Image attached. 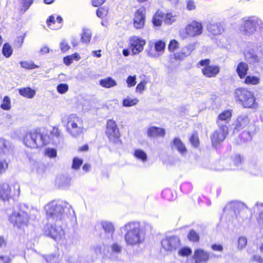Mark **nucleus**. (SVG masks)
Returning <instances> with one entry per match:
<instances>
[{
  "label": "nucleus",
  "mask_w": 263,
  "mask_h": 263,
  "mask_svg": "<svg viewBox=\"0 0 263 263\" xmlns=\"http://www.w3.org/2000/svg\"><path fill=\"white\" fill-rule=\"evenodd\" d=\"M64 224L48 222L44 228L45 234L56 241H60L65 237V231L62 227Z\"/></svg>",
  "instance_id": "obj_8"
},
{
  "label": "nucleus",
  "mask_w": 263,
  "mask_h": 263,
  "mask_svg": "<svg viewBox=\"0 0 263 263\" xmlns=\"http://www.w3.org/2000/svg\"><path fill=\"white\" fill-rule=\"evenodd\" d=\"M175 58L177 60H182L185 57H187V55H185L184 51L182 49L180 52H176L174 54Z\"/></svg>",
  "instance_id": "obj_62"
},
{
  "label": "nucleus",
  "mask_w": 263,
  "mask_h": 263,
  "mask_svg": "<svg viewBox=\"0 0 263 263\" xmlns=\"http://www.w3.org/2000/svg\"><path fill=\"white\" fill-rule=\"evenodd\" d=\"M45 154L50 158H54L57 156V151L54 148H47L45 151Z\"/></svg>",
  "instance_id": "obj_60"
},
{
  "label": "nucleus",
  "mask_w": 263,
  "mask_h": 263,
  "mask_svg": "<svg viewBox=\"0 0 263 263\" xmlns=\"http://www.w3.org/2000/svg\"><path fill=\"white\" fill-rule=\"evenodd\" d=\"M248 69L249 67L248 64L243 62H241L238 63L237 65L236 72L238 76L241 79H243L246 77Z\"/></svg>",
  "instance_id": "obj_26"
},
{
  "label": "nucleus",
  "mask_w": 263,
  "mask_h": 263,
  "mask_svg": "<svg viewBox=\"0 0 263 263\" xmlns=\"http://www.w3.org/2000/svg\"><path fill=\"white\" fill-rule=\"evenodd\" d=\"M138 100L137 98L132 99L130 97H127L123 100V106L124 107H129L137 104Z\"/></svg>",
  "instance_id": "obj_39"
},
{
  "label": "nucleus",
  "mask_w": 263,
  "mask_h": 263,
  "mask_svg": "<svg viewBox=\"0 0 263 263\" xmlns=\"http://www.w3.org/2000/svg\"><path fill=\"white\" fill-rule=\"evenodd\" d=\"M176 17L177 16L176 14H174L171 12L167 13L164 14V22L166 24H172L176 21Z\"/></svg>",
  "instance_id": "obj_37"
},
{
  "label": "nucleus",
  "mask_w": 263,
  "mask_h": 263,
  "mask_svg": "<svg viewBox=\"0 0 263 263\" xmlns=\"http://www.w3.org/2000/svg\"><path fill=\"white\" fill-rule=\"evenodd\" d=\"M91 38V31L88 29H83L81 34V40L82 43H89Z\"/></svg>",
  "instance_id": "obj_33"
},
{
  "label": "nucleus",
  "mask_w": 263,
  "mask_h": 263,
  "mask_svg": "<svg viewBox=\"0 0 263 263\" xmlns=\"http://www.w3.org/2000/svg\"><path fill=\"white\" fill-rule=\"evenodd\" d=\"M8 142L2 138H0V153L6 154L9 151Z\"/></svg>",
  "instance_id": "obj_45"
},
{
  "label": "nucleus",
  "mask_w": 263,
  "mask_h": 263,
  "mask_svg": "<svg viewBox=\"0 0 263 263\" xmlns=\"http://www.w3.org/2000/svg\"><path fill=\"white\" fill-rule=\"evenodd\" d=\"M136 78L135 76H129L127 78V79H126V83L127 84V86L128 87H131L132 86H135L136 84Z\"/></svg>",
  "instance_id": "obj_57"
},
{
  "label": "nucleus",
  "mask_w": 263,
  "mask_h": 263,
  "mask_svg": "<svg viewBox=\"0 0 263 263\" xmlns=\"http://www.w3.org/2000/svg\"><path fill=\"white\" fill-rule=\"evenodd\" d=\"M105 246L103 244L94 245L92 248V251L96 254H101L104 249Z\"/></svg>",
  "instance_id": "obj_50"
},
{
  "label": "nucleus",
  "mask_w": 263,
  "mask_h": 263,
  "mask_svg": "<svg viewBox=\"0 0 263 263\" xmlns=\"http://www.w3.org/2000/svg\"><path fill=\"white\" fill-rule=\"evenodd\" d=\"M262 24L261 21L257 17L252 16L244 19L240 27L241 32L247 35L254 33L257 28L261 27Z\"/></svg>",
  "instance_id": "obj_9"
},
{
  "label": "nucleus",
  "mask_w": 263,
  "mask_h": 263,
  "mask_svg": "<svg viewBox=\"0 0 263 263\" xmlns=\"http://www.w3.org/2000/svg\"><path fill=\"white\" fill-rule=\"evenodd\" d=\"M164 13L160 10H158L153 17V23L155 26H161L162 21H164Z\"/></svg>",
  "instance_id": "obj_31"
},
{
  "label": "nucleus",
  "mask_w": 263,
  "mask_h": 263,
  "mask_svg": "<svg viewBox=\"0 0 263 263\" xmlns=\"http://www.w3.org/2000/svg\"><path fill=\"white\" fill-rule=\"evenodd\" d=\"M83 163V160L78 158L73 159L72 168L74 170H78Z\"/></svg>",
  "instance_id": "obj_54"
},
{
  "label": "nucleus",
  "mask_w": 263,
  "mask_h": 263,
  "mask_svg": "<svg viewBox=\"0 0 263 263\" xmlns=\"http://www.w3.org/2000/svg\"><path fill=\"white\" fill-rule=\"evenodd\" d=\"M226 208L234 212L236 218L240 224H247L249 223L251 217V212L243 203L238 201H232Z\"/></svg>",
  "instance_id": "obj_5"
},
{
  "label": "nucleus",
  "mask_w": 263,
  "mask_h": 263,
  "mask_svg": "<svg viewBox=\"0 0 263 263\" xmlns=\"http://www.w3.org/2000/svg\"><path fill=\"white\" fill-rule=\"evenodd\" d=\"M240 140L243 142L250 141L252 139V136L249 131H243L239 135Z\"/></svg>",
  "instance_id": "obj_49"
},
{
  "label": "nucleus",
  "mask_w": 263,
  "mask_h": 263,
  "mask_svg": "<svg viewBox=\"0 0 263 263\" xmlns=\"http://www.w3.org/2000/svg\"><path fill=\"white\" fill-rule=\"evenodd\" d=\"M254 49H251L245 53V60L250 64H256L260 62L262 57L258 55Z\"/></svg>",
  "instance_id": "obj_21"
},
{
  "label": "nucleus",
  "mask_w": 263,
  "mask_h": 263,
  "mask_svg": "<svg viewBox=\"0 0 263 263\" xmlns=\"http://www.w3.org/2000/svg\"><path fill=\"white\" fill-rule=\"evenodd\" d=\"M102 228L105 233L112 236L115 232V228L113 223L110 221H103L101 222Z\"/></svg>",
  "instance_id": "obj_29"
},
{
  "label": "nucleus",
  "mask_w": 263,
  "mask_h": 263,
  "mask_svg": "<svg viewBox=\"0 0 263 263\" xmlns=\"http://www.w3.org/2000/svg\"><path fill=\"white\" fill-rule=\"evenodd\" d=\"M11 259L9 256L0 255V263H10Z\"/></svg>",
  "instance_id": "obj_63"
},
{
  "label": "nucleus",
  "mask_w": 263,
  "mask_h": 263,
  "mask_svg": "<svg viewBox=\"0 0 263 263\" xmlns=\"http://www.w3.org/2000/svg\"><path fill=\"white\" fill-rule=\"evenodd\" d=\"M105 134L110 142L115 144L121 143L119 129L116 122L113 120H108L107 121Z\"/></svg>",
  "instance_id": "obj_10"
},
{
  "label": "nucleus",
  "mask_w": 263,
  "mask_h": 263,
  "mask_svg": "<svg viewBox=\"0 0 263 263\" xmlns=\"http://www.w3.org/2000/svg\"><path fill=\"white\" fill-rule=\"evenodd\" d=\"M210 60L205 59L201 60L199 64L204 66L202 69L203 74L206 78L215 77L220 71V68L217 65H210Z\"/></svg>",
  "instance_id": "obj_11"
},
{
  "label": "nucleus",
  "mask_w": 263,
  "mask_h": 263,
  "mask_svg": "<svg viewBox=\"0 0 263 263\" xmlns=\"http://www.w3.org/2000/svg\"><path fill=\"white\" fill-rule=\"evenodd\" d=\"M161 195L163 198L167 200H172L174 197L172 191L170 189L164 190L162 192Z\"/></svg>",
  "instance_id": "obj_44"
},
{
  "label": "nucleus",
  "mask_w": 263,
  "mask_h": 263,
  "mask_svg": "<svg viewBox=\"0 0 263 263\" xmlns=\"http://www.w3.org/2000/svg\"><path fill=\"white\" fill-rule=\"evenodd\" d=\"M161 245L165 250L172 251L180 246V241L177 236H166L162 240Z\"/></svg>",
  "instance_id": "obj_12"
},
{
  "label": "nucleus",
  "mask_w": 263,
  "mask_h": 263,
  "mask_svg": "<svg viewBox=\"0 0 263 263\" xmlns=\"http://www.w3.org/2000/svg\"><path fill=\"white\" fill-rule=\"evenodd\" d=\"M57 91L59 93L63 94L67 91L68 86L66 84L62 83L57 86Z\"/></svg>",
  "instance_id": "obj_55"
},
{
  "label": "nucleus",
  "mask_w": 263,
  "mask_h": 263,
  "mask_svg": "<svg viewBox=\"0 0 263 263\" xmlns=\"http://www.w3.org/2000/svg\"><path fill=\"white\" fill-rule=\"evenodd\" d=\"M120 229L125 232L124 238L127 246L139 245L142 244L145 240V232L139 221L128 222Z\"/></svg>",
  "instance_id": "obj_2"
},
{
  "label": "nucleus",
  "mask_w": 263,
  "mask_h": 263,
  "mask_svg": "<svg viewBox=\"0 0 263 263\" xmlns=\"http://www.w3.org/2000/svg\"><path fill=\"white\" fill-rule=\"evenodd\" d=\"M247 243V239L245 236H241L238 239L237 248L239 250H242L245 248Z\"/></svg>",
  "instance_id": "obj_51"
},
{
  "label": "nucleus",
  "mask_w": 263,
  "mask_h": 263,
  "mask_svg": "<svg viewBox=\"0 0 263 263\" xmlns=\"http://www.w3.org/2000/svg\"><path fill=\"white\" fill-rule=\"evenodd\" d=\"M145 22V16L143 9H139L135 14L134 25L136 28L140 29L143 27Z\"/></svg>",
  "instance_id": "obj_23"
},
{
  "label": "nucleus",
  "mask_w": 263,
  "mask_h": 263,
  "mask_svg": "<svg viewBox=\"0 0 263 263\" xmlns=\"http://www.w3.org/2000/svg\"><path fill=\"white\" fill-rule=\"evenodd\" d=\"M154 45L156 52L154 51L152 49L153 46L152 44L151 46V49L147 50V54L149 57L152 58H157L163 53L165 48L166 44L164 41L159 40L156 42Z\"/></svg>",
  "instance_id": "obj_16"
},
{
  "label": "nucleus",
  "mask_w": 263,
  "mask_h": 263,
  "mask_svg": "<svg viewBox=\"0 0 263 263\" xmlns=\"http://www.w3.org/2000/svg\"><path fill=\"white\" fill-rule=\"evenodd\" d=\"M179 48V43L175 40L171 41L168 46V50L171 52H174L175 50Z\"/></svg>",
  "instance_id": "obj_52"
},
{
  "label": "nucleus",
  "mask_w": 263,
  "mask_h": 263,
  "mask_svg": "<svg viewBox=\"0 0 263 263\" xmlns=\"http://www.w3.org/2000/svg\"><path fill=\"white\" fill-rule=\"evenodd\" d=\"M8 163L5 159H0V174L5 172L8 168Z\"/></svg>",
  "instance_id": "obj_58"
},
{
  "label": "nucleus",
  "mask_w": 263,
  "mask_h": 263,
  "mask_svg": "<svg viewBox=\"0 0 263 263\" xmlns=\"http://www.w3.org/2000/svg\"><path fill=\"white\" fill-rule=\"evenodd\" d=\"M251 260L257 263H263V258L258 254L254 255Z\"/></svg>",
  "instance_id": "obj_64"
},
{
  "label": "nucleus",
  "mask_w": 263,
  "mask_h": 263,
  "mask_svg": "<svg viewBox=\"0 0 263 263\" xmlns=\"http://www.w3.org/2000/svg\"><path fill=\"white\" fill-rule=\"evenodd\" d=\"M60 48L63 52H66L70 48V46L67 42L63 40L60 43Z\"/></svg>",
  "instance_id": "obj_61"
},
{
  "label": "nucleus",
  "mask_w": 263,
  "mask_h": 263,
  "mask_svg": "<svg viewBox=\"0 0 263 263\" xmlns=\"http://www.w3.org/2000/svg\"><path fill=\"white\" fill-rule=\"evenodd\" d=\"M108 10L106 8L101 7L97 10V15L100 18H103L107 15Z\"/></svg>",
  "instance_id": "obj_56"
},
{
  "label": "nucleus",
  "mask_w": 263,
  "mask_h": 263,
  "mask_svg": "<svg viewBox=\"0 0 263 263\" xmlns=\"http://www.w3.org/2000/svg\"><path fill=\"white\" fill-rule=\"evenodd\" d=\"M172 150L178 151L182 156H185L187 153V148L179 138H175L171 143Z\"/></svg>",
  "instance_id": "obj_18"
},
{
  "label": "nucleus",
  "mask_w": 263,
  "mask_h": 263,
  "mask_svg": "<svg viewBox=\"0 0 263 263\" xmlns=\"http://www.w3.org/2000/svg\"><path fill=\"white\" fill-rule=\"evenodd\" d=\"M33 2V0H21V3L24 8V11L27 10L30 7Z\"/></svg>",
  "instance_id": "obj_59"
},
{
  "label": "nucleus",
  "mask_w": 263,
  "mask_h": 263,
  "mask_svg": "<svg viewBox=\"0 0 263 263\" xmlns=\"http://www.w3.org/2000/svg\"><path fill=\"white\" fill-rule=\"evenodd\" d=\"M212 256H215V255L212 254L211 256L209 253L200 249H197L194 254V258L196 263L206 262Z\"/></svg>",
  "instance_id": "obj_20"
},
{
  "label": "nucleus",
  "mask_w": 263,
  "mask_h": 263,
  "mask_svg": "<svg viewBox=\"0 0 263 263\" xmlns=\"http://www.w3.org/2000/svg\"><path fill=\"white\" fill-rule=\"evenodd\" d=\"M48 222L58 224H66L70 217L75 215L71 205L65 201L53 200L45 206Z\"/></svg>",
  "instance_id": "obj_1"
},
{
  "label": "nucleus",
  "mask_w": 263,
  "mask_h": 263,
  "mask_svg": "<svg viewBox=\"0 0 263 263\" xmlns=\"http://www.w3.org/2000/svg\"><path fill=\"white\" fill-rule=\"evenodd\" d=\"M1 108L5 110H10L11 108V101L9 97L5 96L1 105Z\"/></svg>",
  "instance_id": "obj_42"
},
{
  "label": "nucleus",
  "mask_w": 263,
  "mask_h": 263,
  "mask_svg": "<svg viewBox=\"0 0 263 263\" xmlns=\"http://www.w3.org/2000/svg\"><path fill=\"white\" fill-rule=\"evenodd\" d=\"M249 171L252 175H261L263 177V170H260L256 161H252L249 163Z\"/></svg>",
  "instance_id": "obj_27"
},
{
  "label": "nucleus",
  "mask_w": 263,
  "mask_h": 263,
  "mask_svg": "<svg viewBox=\"0 0 263 263\" xmlns=\"http://www.w3.org/2000/svg\"><path fill=\"white\" fill-rule=\"evenodd\" d=\"M228 128H220L216 130L211 136L213 146H216L222 142L228 135Z\"/></svg>",
  "instance_id": "obj_13"
},
{
  "label": "nucleus",
  "mask_w": 263,
  "mask_h": 263,
  "mask_svg": "<svg viewBox=\"0 0 263 263\" xmlns=\"http://www.w3.org/2000/svg\"><path fill=\"white\" fill-rule=\"evenodd\" d=\"M231 116V112L228 110L220 114L217 120L218 127L228 128V125Z\"/></svg>",
  "instance_id": "obj_17"
},
{
  "label": "nucleus",
  "mask_w": 263,
  "mask_h": 263,
  "mask_svg": "<svg viewBox=\"0 0 263 263\" xmlns=\"http://www.w3.org/2000/svg\"><path fill=\"white\" fill-rule=\"evenodd\" d=\"M232 159L234 164L237 167L241 166L244 160L243 158L238 154L235 155Z\"/></svg>",
  "instance_id": "obj_43"
},
{
  "label": "nucleus",
  "mask_w": 263,
  "mask_h": 263,
  "mask_svg": "<svg viewBox=\"0 0 263 263\" xmlns=\"http://www.w3.org/2000/svg\"><path fill=\"white\" fill-rule=\"evenodd\" d=\"M34 212H37L26 204L19 203L14 208V211L9 217V221L18 227L27 225L30 218L35 217Z\"/></svg>",
  "instance_id": "obj_3"
},
{
  "label": "nucleus",
  "mask_w": 263,
  "mask_h": 263,
  "mask_svg": "<svg viewBox=\"0 0 263 263\" xmlns=\"http://www.w3.org/2000/svg\"><path fill=\"white\" fill-rule=\"evenodd\" d=\"M20 64L22 67L28 69H33L39 67L38 66L35 65L34 63L32 62H28L27 61H21L20 62Z\"/></svg>",
  "instance_id": "obj_47"
},
{
  "label": "nucleus",
  "mask_w": 263,
  "mask_h": 263,
  "mask_svg": "<svg viewBox=\"0 0 263 263\" xmlns=\"http://www.w3.org/2000/svg\"><path fill=\"white\" fill-rule=\"evenodd\" d=\"M70 181L71 179L68 176L60 175L57 178L55 183L60 188L65 189L69 186Z\"/></svg>",
  "instance_id": "obj_25"
},
{
  "label": "nucleus",
  "mask_w": 263,
  "mask_h": 263,
  "mask_svg": "<svg viewBox=\"0 0 263 263\" xmlns=\"http://www.w3.org/2000/svg\"><path fill=\"white\" fill-rule=\"evenodd\" d=\"M62 123L67 124V130L72 137H77L83 133V120L76 114L64 116L62 118Z\"/></svg>",
  "instance_id": "obj_6"
},
{
  "label": "nucleus",
  "mask_w": 263,
  "mask_h": 263,
  "mask_svg": "<svg viewBox=\"0 0 263 263\" xmlns=\"http://www.w3.org/2000/svg\"><path fill=\"white\" fill-rule=\"evenodd\" d=\"M191 144L195 147H197L199 144V141L197 133H194L190 138Z\"/></svg>",
  "instance_id": "obj_48"
},
{
  "label": "nucleus",
  "mask_w": 263,
  "mask_h": 263,
  "mask_svg": "<svg viewBox=\"0 0 263 263\" xmlns=\"http://www.w3.org/2000/svg\"><path fill=\"white\" fill-rule=\"evenodd\" d=\"M207 30L211 34L217 35L222 34L224 31V28L221 23L210 22L207 25Z\"/></svg>",
  "instance_id": "obj_19"
},
{
  "label": "nucleus",
  "mask_w": 263,
  "mask_h": 263,
  "mask_svg": "<svg viewBox=\"0 0 263 263\" xmlns=\"http://www.w3.org/2000/svg\"><path fill=\"white\" fill-rule=\"evenodd\" d=\"M192 253V250L189 247H183L179 250L178 254L182 256H187Z\"/></svg>",
  "instance_id": "obj_53"
},
{
  "label": "nucleus",
  "mask_w": 263,
  "mask_h": 263,
  "mask_svg": "<svg viewBox=\"0 0 263 263\" xmlns=\"http://www.w3.org/2000/svg\"><path fill=\"white\" fill-rule=\"evenodd\" d=\"M122 248L121 246L117 243H113L111 246V256L112 259H115V255H118L121 253Z\"/></svg>",
  "instance_id": "obj_34"
},
{
  "label": "nucleus",
  "mask_w": 263,
  "mask_h": 263,
  "mask_svg": "<svg viewBox=\"0 0 263 263\" xmlns=\"http://www.w3.org/2000/svg\"><path fill=\"white\" fill-rule=\"evenodd\" d=\"M12 49L11 46L7 43L4 44L2 49V53L4 57L8 58L12 54Z\"/></svg>",
  "instance_id": "obj_38"
},
{
  "label": "nucleus",
  "mask_w": 263,
  "mask_h": 263,
  "mask_svg": "<svg viewBox=\"0 0 263 263\" xmlns=\"http://www.w3.org/2000/svg\"><path fill=\"white\" fill-rule=\"evenodd\" d=\"M19 94L27 98H32L35 94L34 90L30 87H25L18 89Z\"/></svg>",
  "instance_id": "obj_30"
},
{
  "label": "nucleus",
  "mask_w": 263,
  "mask_h": 263,
  "mask_svg": "<svg viewBox=\"0 0 263 263\" xmlns=\"http://www.w3.org/2000/svg\"><path fill=\"white\" fill-rule=\"evenodd\" d=\"M100 84L105 88H110L117 85V83L115 80L111 77H108L100 81Z\"/></svg>",
  "instance_id": "obj_32"
},
{
  "label": "nucleus",
  "mask_w": 263,
  "mask_h": 263,
  "mask_svg": "<svg viewBox=\"0 0 263 263\" xmlns=\"http://www.w3.org/2000/svg\"><path fill=\"white\" fill-rule=\"evenodd\" d=\"M147 135L148 136L152 137H163L165 135V130L163 128L152 127L148 129Z\"/></svg>",
  "instance_id": "obj_28"
},
{
  "label": "nucleus",
  "mask_w": 263,
  "mask_h": 263,
  "mask_svg": "<svg viewBox=\"0 0 263 263\" xmlns=\"http://www.w3.org/2000/svg\"><path fill=\"white\" fill-rule=\"evenodd\" d=\"M10 193L11 189L8 184H0V199L3 201L8 200L10 198Z\"/></svg>",
  "instance_id": "obj_24"
},
{
  "label": "nucleus",
  "mask_w": 263,
  "mask_h": 263,
  "mask_svg": "<svg viewBox=\"0 0 263 263\" xmlns=\"http://www.w3.org/2000/svg\"><path fill=\"white\" fill-rule=\"evenodd\" d=\"M196 43L189 44L182 48L185 55H189L196 48Z\"/></svg>",
  "instance_id": "obj_46"
},
{
  "label": "nucleus",
  "mask_w": 263,
  "mask_h": 263,
  "mask_svg": "<svg viewBox=\"0 0 263 263\" xmlns=\"http://www.w3.org/2000/svg\"><path fill=\"white\" fill-rule=\"evenodd\" d=\"M24 144L31 148L42 147L49 143L47 133L40 128L27 132L23 138Z\"/></svg>",
  "instance_id": "obj_4"
},
{
  "label": "nucleus",
  "mask_w": 263,
  "mask_h": 263,
  "mask_svg": "<svg viewBox=\"0 0 263 263\" xmlns=\"http://www.w3.org/2000/svg\"><path fill=\"white\" fill-rule=\"evenodd\" d=\"M187 35L191 37L199 36L202 33L203 27L201 23L193 21L185 28Z\"/></svg>",
  "instance_id": "obj_14"
},
{
  "label": "nucleus",
  "mask_w": 263,
  "mask_h": 263,
  "mask_svg": "<svg viewBox=\"0 0 263 263\" xmlns=\"http://www.w3.org/2000/svg\"><path fill=\"white\" fill-rule=\"evenodd\" d=\"M145 44V41L137 36H133L129 39V48L133 54H137L142 51Z\"/></svg>",
  "instance_id": "obj_15"
},
{
  "label": "nucleus",
  "mask_w": 263,
  "mask_h": 263,
  "mask_svg": "<svg viewBox=\"0 0 263 263\" xmlns=\"http://www.w3.org/2000/svg\"><path fill=\"white\" fill-rule=\"evenodd\" d=\"M260 79L255 76H248L246 77L245 83L247 84L256 85L259 83Z\"/></svg>",
  "instance_id": "obj_41"
},
{
  "label": "nucleus",
  "mask_w": 263,
  "mask_h": 263,
  "mask_svg": "<svg viewBox=\"0 0 263 263\" xmlns=\"http://www.w3.org/2000/svg\"><path fill=\"white\" fill-rule=\"evenodd\" d=\"M249 123L248 116L246 115H242L238 117L235 121L234 131L239 132L242 128L245 127Z\"/></svg>",
  "instance_id": "obj_22"
},
{
  "label": "nucleus",
  "mask_w": 263,
  "mask_h": 263,
  "mask_svg": "<svg viewBox=\"0 0 263 263\" xmlns=\"http://www.w3.org/2000/svg\"><path fill=\"white\" fill-rule=\"evenodd\" d=\"M181 191L184 194L190 193L193 190V185L191 182H184L180 186Z\"/></svg>",
  "instance_id": "obj_35"
},
{
  "label": "nucleus",
  "mask_w": 263,
  "mask_h": 263,
  "mask_svg": "<svg viewBox=\"0 0 263 263\" xmlns=\"http://www.w3.org/2000/svg\"><path fill=\"white\" fill-rule=\"evenodd\" d=\"M134 155L137 159L143 162H145L147 160V155L143 150L139 149H136Z\"/></svg>",
  "instance_id": "obj_36"
},
{
  "label": "nucleus",
  "mask_w": 263,
  "mask_h": 263,
  "mask_svg": "<svg viewBox=\"0 0 263 263\" xmlns=\"http://www.w3.org/2000/svg\"><path fill=\"white\" fill-rule=\"evenodd\" d=\"M188 239L192 242H197L199 240V234L194 230H191L187 234Z\"/></svg>",
  "instance_id": "obj_40"
},
{
  "label": "nucleus",
  "mask_w": 263,
  "mask_h": 263,
  "mask_svg": "<svg viewBox=\"0 0 263 263\" xmlns=\"http://www.w3.org/2000/svg\"><path fill=\"white\" fill-rule=\"evenodd\" d=\"M236 101L245 108H254L257 106L253 92L246 88H239L234 92Z\"/></svg>",
  "instance_id": "obj_7"
}]
</instances>
